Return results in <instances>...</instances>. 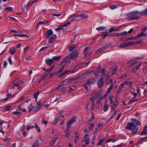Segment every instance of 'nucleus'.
<instances>
[{"mask_svg": "<svg viewBox=\"0 0 147 147\" xmlns=\"http://www.w3.org/2000/svg\"><path fill=\"white\" fill-rule=\"evenodd\" d=\"M77 117L76 116L72 117L71 119L69 120L66 123V128L65 130V136L68 137L70 136L69 131L71 125L75 122L77 120Z\"/></svg>", "mask_w": 147, "mask_h": 147, "instance_id": "f257e3e1", "label": "nucleus"}, {"mask_svg": "<svg viewBox=\"0 0 147 147\" xmlns=\"http://www.w3.org/2000/svg\"><path fill=\"white\" fill-rule=\"evenodd\" d=\"M139 15H140V12L138 11L129 12L127 15L126 19L128 20H137L140 17Z\"/></svg>", "mask_w": 147, "mask_h": 147, "instance_id": "f03ea898", "label": "nucleus"}, {"mask_svg": "<svg viewBox=\"0 0 147 147\" xmlns=\"http://www.w3.org/2000/svg\"><path fill=\"white\" fill-rule=\"evenodd\" d=\"M126 128L127 129L129 130H132V134H135L137 133L139 127L135 125V123L133 122H130L128 123Z\"/></svg>", "mask_w": 147, "mask_h": 147, "instance_id": "7ed1b4c3", "label": "nucleus"}, {"mask_svg": "<svg viewBox=\"0 0 147 147\" xmlns=\"http://www.w3.org/2000/svg\"><path fill=\"white\" fill-rule=\"evenodd\" d=\"M113 97V96H111V105L112 108L114 109L118 105V97L117 96L115 99V101L114 102H113L112 98Z\"/></svg>", "mask_w": 147, "mask_h": 147, "instance_id": "20e7f679", "label": "nucleus"}, {"mask_svg": "<svg viewBox=\"0 0 147 147\" xmlns=\"http://www.w3.org/2000/svg\"><path fill=\"white\" fill-rule=\"evenodd\" d=\"M79 54V52L77 50L74 51L71 54H70L71 57V59L74 60L77 58Z\"/></svg>", "mask_w": 147, "mask_h": 147, "instance_id": "39448f33", "label": "nucleus"}, {"mask_svg": "<svg viewBox=\"0 0 147 147\" xmlns=\"http://www.w3.org/2000/svg\"><path fill=\"white\" fill-rule=\"evenodd\" d=\"M103 78H104L103 76L101 75L100 79H99L97 81L98 87L99 88H101L104 86V84L102 80Z\"/></svg>", "mask_w": 147, "mask_h": 147, "instance_id": "423d86ee", "label": "nucleus"}, {"mask_svg": "<svg viewBox=\"0 0 147 147\" xmlns=\"http://www.w3.org/2000/svg\"><path fill=\"white\" fill-rule=\"evenodd\" d=\"M118 67V66L116 65H114L112 67V72L111 75H115L116 74Z\"/></svg>", "mask_w": 147, "mask_h": 147, "instance_id": "0eeeda50", "label": "nucleus"}, {"mask_svg": "<svg viewBox=\"0 0 147 147\" xmlns=\"http://www.w3.org/2000/svg\"><path fill=\"white\" fill-rule=\"evenodd\" d=\"M96 29L98 31L102 30L104 32H102V33H106L108 32V30H107V28L106 27H100L98 28H97Z\"/></svg>", "mask_w": 147, "mask_h": 147, "instance_id": "6e6552de", "label": "nucleus"}, {"mask_svg": "<svg viewBox=\"0 0 147 147\" xmlns=\"http://www.w3.org/2000/svg\"><path fill=\"white\" fill-rule=\"evenodd\" d=\"M105 139V136L104 135H103L102 137L100 138L99 142L97 144V146H99L103 144Z\"/></svg>", "mask_w": 147, "mask_h": 147, "instance_id": "1a4fd4ad", "label": "nucleus"}, {"mask_svg": "<svg viewBox=\"0 0 147 147\" xmlns=\"http://www.w3.org/2000/svg\"><path fill=\"white\" fill-rule=\"evenodd\" d=\"M96 78H92L88 79L86 82V84L87 85L90 84H91L94 83L96 81Z\"/></svg>", "mask_w": 147, "mask_h": 147, "instance_id": "9d476101", "label": "nucleus"}, {"mask_svg": "<svg viewBox=\"0 0 147 147\" xmlns=\"http://www.w3.org/2000/svg\"><path fill=\"white\" fill-rule=\"evenodd\" d=\"M57 36L55 34H53L51 35L50 38H49L48 42L49 43L53 42L56 38Z\"/></svg>", "mask_w": 147, "mask_h": 147, "instance_id": "9b49d317", "label": "nucleus"}, {"mask_svg": "<svg viewBox=\"0 0 147 147\" xmlns=\"http://www.w3.org/2000/svg\"><path fill=\"white\" fill-rule=\"evenodd\" d=\"M131 45V42H128L125 43H121L120 45V47L121 48H123Z\"/></svg>", "mask_w": 147, "mask_h": 147, "instance_id": "f8f14e48", "label": "nucleus"}, {"mask_svg": "<svg viewBox=\"0 0 147 147\" xmlns=\"http://www.w3.org/2000/svg\"><path fill=\"white\" fill-rule=\"evenodd\" d=\"M53 32L51 29H49L47 31L46 33L45 37L47 38H49L53 34Z\"/></svg>", "mask_w": 147, "mask_h": 147, "instance_id": "ddd939ff", "label": "nucleus"}, {"mask_svg": "<svg viewBox=\"0 0 147 147\" xmlns=\"http://www.w3.org/2000/svg\"><path fill=\"white\" fill-rule=\"evenodd\" d=\"M71 24V23L69 22H68L65 23V24H64L62 26H59V27L57 28L56 29V31L57 32H59L60 30H61L63 29V28H62L63 27H65L67 25H69Z\"/></svg>", "mask_w": 147, "mask_h": 147, "instance_id": "4468645a", "label": "nucleus"}, {"mask_svg": "<svg viewBox=\"0 0 147 147\" xmlns=\"http://www.w3.org/2000/svg\"><path fill=\"white\" fill-rule=\"evenodd\" d=\"M71 59L70 55L69 54L67 56H66L62 61L61 63V64H62L65 62H68L69 61L70 62V61L69 59Z\"/></svg>", "mask_w": 147, "mask_h": 147, "instance_id": "2eb2a0df", "label": "nucleus"}, {"mask_svg": "<svg viewBox=\"0 0 147 147\" xmlns=\"http://www.w3.org/2000/svg\"><path fill=\"white\" fill-rule=\"evenodd\" d=\"M70 72V73H72L74 72V71L73 70L72 71L70 70H67L65 71H64L62 74H60L59 76V78H61L63 77L68 72Z\"/></svg>", "mask_w": 147, "mask_h": 147, "instance_id": "dca6fc26", "label": "nucleus"}, {"mask_svg": "<svg viewBox=\"0 0 147 147\" xmlns=\"http://www.w3.org/2000/svg\"><path fill=\"white\" fill-rule=\"evenodd\" d=\"M143 58H144V56L142 57H136V58H134L131 59H130V60H129L128 61V62L127 63V64H129L132 61H136V60H139L140 59H141Z\"/></svg>", "mask_w": 147, "mask_h": 147, "instance_id": "f3484780", "label": "nucleus"}, {"mask_svg": "<svg viewBox=\"0 0 147 147\" xmlns=\"http://www.w3.org/2000/svg\"><path fill=\"white\" fill-rule=\"evenodd\" d=\"M78 47V45L77 46L74 45V44L69 45L68 46V49L71 51H72L74 49Z\"/></svg>", "mask_w": 147, "mask_h": 147, "instance_id": "a211bd4d", "label": "nucleus"}, {"mask_svg": "<svg viewBox=\"0 0 147 147\" xmlns=\"http://www.w3.org/2000/svg\"><path fill=\"white\" fill-rule=\"evenodd\" d=\"M45 61L46 64L48 65H52L54 63L53 60V59H46Z\"/></svg>", "mask_w": 147, "mask_h": 147, "instance_id": "6ab92c4d", "label": "nucleus"}, {"mask_svg": "<svg viewBox=\"0 0 147 147\" xmlns=\"http://www.w3.org/2000/svg\"><path fill=\"white\" fill-rule=\"evenodd\" d=\"M141 63H140V64H139L138 65L132 68V71L134 72H136V71H137L138 70V69L140 68V67L141 66Z\"/></svg>", "mask_w": 147, "mask_h": 147, "instance_id": "aec40b11", "label": "nucleus"}, {"mask_svg": "<svg viewBox=\"0 0 147 147\" xmlns=\"http://www.w3.org/2000/svg\"><path fill=\"white\" fill-rule=\"evenodd\" d=\"M131 120L132 121V122L135 123L137 125H140V121L136 119L132 118H131Z\"/></svg>", "mask_w": 147, "mask_h": 147, "instance_id": "412c9836", "label": "nucleus"}, {"mask_svg": "<svg viewBox=\"0 0 147 147\" xmlns=\"http://www.w3.org/2000/svg\"><path fill=\"white\" fill-rule=\"evenodd\" d=\"M78 17V14H74L69 18L70 21H72L76 19Z\"/></svg>", "mask_w": 147, "mask_h": 147, "instance_id": "4be33fe9", "label": "nucleus"}, {"mask_svg": "<svg viewBox=\"0 0 147 147\" xmlns=\"http://www.w3.org/2000/svg\"><path fill=\"white\" fill-rule=\"evenodd\" d=\"M71 82L70 78H67L65 79L62 83L65 86L68 83H70Z\"/></svg>", "mask_w": 147, "mask_h": 147, "instance_id": "5701e85b", "label": "nucleus"}, {"mask_svg": "<svg viewBox=\"0 0 147 147\" xmlns=\"http://www.w3.org/2000/svg\"><path fill=\"white\" fill-rule=\"evenodd\" d=\"M94 116L93 113H92V117H91L88 120V121L87 122V123L88 124H90V122L91 123L92 122L94 118Z\"/></svg>", "mask_w": 147, "mask_h": 147, "instance_id": "b1692460", "label": "nucleus"}, {"mask_svg": "<svg viewBox=\"0 0 147 147\" xmlns=\"http://www.w3.org/2000/svg\"><path fill=\"white\" fill-rule=\"evenodd\" d=\"M78 17H81L82 18L84 19H86L88 18V16L87 15H85L84 13H81L78 14Z\"/></svg>", "mask_w": 147, "mask_h": 147, "instance_id": "393cba45", "label": "nucleus"}, {"mask_svg": "<svg viewBox=\"0 0 147 147\" xmlns=\"http://www.w3.org/2000/svg\"><path fill=\"white\" fill-rule=\"evenodd\" d=\"M93 72L92 70H89L87 71L86 72L82 74V75H85V77L88 76L89 75L91 74Z\"/></svg>", "mask_w": 147, "mask_h": 147, "instance_id": "a878e982", "label": "nucleus"}, {"mask_svg": "<svg viewBox=\"0 0 147 147\" xmlns=\"http://www.w3.org/2000/svg\"><path fill=\"white\" fill-rule=\"evenodd\" d=\"M145 134H147V125L145 126L143 131L141 133L140 135H143Z\"/></svg>", "mask_w": 147, "mask_h": 147, "instance_id": "bb28decb", "label": "nucleus"}, {"mask_svg": "<svg viewBox=\"0 0 147 147\" xmlns=\"http://www.w3.org/2000/svg\"><path fill=\"white\" fill-rule=\"evenodd\" d=\"M110 75L109 74H108L106 76V82L108 83V84H110Z\"/></svg>", "mask_w": 147, "mask_h": 147, "instance_id": "cd10ccee", "label": "nucleus"}, {"mask_svg": "<svg viewBox=\"0 0 147 147\" xmlns=\"http://www.w3.org/2000/svg\"><path fill=\"white\" fill-rule=\"evenodd\" d=\"M140 15L142 16H147V8L141 12H140Z\"/></svg>", "mask_w": 147, "mask_h": 147, "instance_id": "c85d7f7f", "label": "nucleus"}, {"mask_svg": "<svg viewBox=\"0 0 147 147\" xmlns=\"http://www.w3.org/2000/svg\"><path fill=\"white\" fill-rule=\"evenodd\" d=\"M61 56H54L53 57V61L54 62V61H59V60L61 58Z\"/></svg>", "mask_w": 147, "mask_h": 147, "instance_id": "c756f323", "label": "nucleus"}, {"mask_svg": "<svg viewBox=\"0 0 147 147\" xmlns=\"http://www.w3.org/2000/svg\"><path fill=\"white\" fill-rule=\"evenodd\" d=\"M9 53L11 54L12 55L14 54L15 51V49L11 47L9 49Z\"/></svg>", "mask_w": 147, "mask_h": 147, "instance_id": "7c9ffc66", "label": "nucleus"}, {"mask_svg": "<svg viewBox=\"0 0 147 147\" xmlns=\"http://www.w3.org/2000/svg\"><path fill=\"white\" fill-rule=\"evenodd\" d=\"M66 64V63H65V64L64 65H62L61 66L60 69L57 71L56 73H57V74H59L61 72H62L63 70V69L64 68V67L65 66Z\"/></svg>", "mask_w": 147, "mask_h": 147, "instance_id": "2f4dec72", "label": "nucleus"}, {"mask_svg": "<svg viewBox=\"0 0 147 147\" xmlns=\"http://www.w3.org/2000/svg\"><path fill=\"white\" fill-rule=\"evenodd\" d=\"M110 92V86H109L108 91L106 92L105 94L103 96L104 98H105Z\"/></svg>", "mask_w": 147, "mask_h": 147, "instance_id": "473e14b6", "label": "nucleus"}, {"mask_svg": "<svg viewBox=\"0 0 147 147\" xmlns=\"http://www.w3.org/2000/svg\"><path fill=\"white\" fill-rule=\"evenodd\" d=\"M88 47H86L85 48L84 50V55H90V54H88V53H87V52L88 51Z\"/></svg>", "mask_w": 147, "mask_h": 147, "instance_id": "72a5a7b5", "label": "nucleus"}, {"mask_svg": "<svg viewBox=\"0 0 147 147\" xmlns=\"http://www.w3.org/2000/svg\"><path fill=\"white\" fill-rule=\"evenodd\" d=\"M102 106V105L101 104L100 102H98L97 101V103H96V107L97 109H99Z\"/></svg>", "mask_w": 147, "mask_h": 147, "instance_id": "f704fd0d", "label": "nucleus"}, {"mask_svg": "<svg viewBox=\"0 0 147 147\" xmlns=\"http://www.w3.org/2000/svg\"><path fill=\"white\" fill-rule=\"evenodd\" d=\"M39 143L38 140H37L34 144L32 147H38V145Z\"/></svg>", "mask_w": 147, "mask_h": 147, "instance_id": "c9c22d12", "label": "nucleus"}, {"mask_svg": "<svg viewBox=\"0 0 147 147\" xmlns=\"http://www.w3.org/2000/svg\"><path fill=\"white\" fill-rule=\"evenodd\" d=\"M132 62L133 63L131 64L130 65H128V67H132V66H134V65L138 63V62L137 61H132Z\"/></svg>", "mask_w": 147, "mask_h": 147, "instance_id": "e433bc0d", "label": "nucleus"}, {"mask_svg": "<svg viewBox=\"0 0 147 147\" xmlns=\"http://www.w3.org/2000/svg\"><path fill=\"white\" fill-rule=\"evenodd\" d=\"M118 5H116L113 4H111V9H114L117 8L118 7V6H117Z\"/></svg>", "mask_w": 147, "mask_h": 147, "instance_id": "4c0bfd02", "label": "nucleus"}, {"mask_svg": "<svg viewBox=\"0 0 147 147\" xmlns=\"http://www.w3.org/2000/svg\"><path fill=\"white\" fill-rule=\"evenodd\" d=\"M59 119V117H55V119L53 121V124L55 125H56L57 124L58 120Z\"/></svg>", "mask_w": 147, "mask_h": 147, "instance_id": "58836bf2", "label": "nucleus"}, {"mask_svg": "<svg viewBox=\"0 0 147 147\" xmlns=\"http://www.w3.org/2000/svg\"><path fill=\"white\" fill-rule=\"evenodd\" d=\"M75 142H76L77 140L79 138V134L78 132H75Z\"/></svg>", "mask_w": 147, "mask_h": 147, "instance_id": "ea45409f", "label": "nucleus"}, {"mask_svg": "<svg viewBox=\"0 0 147 147\" xmlns=\"http://www.w3.org/2000/svg\"><path fill=\"white\" fill-rule=\"evenodd\" d=\"M121 27L120 26H119L117 28L115 29H114L113 28H111V32L113 31L119 30L121 29Z\"/></svg>", "mask_w": 147, "mask_h": 147, "instance_id": "a19ab883", "label": "nucleus"}, {"mask_svg": "<svg viewBox=\"0 0 147 147\" xmlns=\"http://www.w3.org/2000/svg\"><path fill=\"white\" fill-rule=\"evenodd\" d=\"M146 35L144 34V32L143 31H142L140 34H139L138 36V37H145Z\"/></svg>", "mask_w": 147, "mask_h": 147, "instance_id": "79ce46f5", "label": "nucleus"}, {"mask_svg": "<svg viewBox=\"0 0 147 147\" xmlns=\"http://www.w3.org/2000/svg\"><path fill=\"white\" fill-rule=\"evenodd\" d=\"M124 86V85L122 83L120 84L118 88V92L121 90L122 88H123Z\"/></svg>", "mask_w": 147, "mask_h": 147, "instance_id": "37998d69", "label": "nucleus"}, {"mask_svg": "<svg viewBox=\"0 0 147 147\" xmlns=\"http://www.w3.org/2000/svg\"><path fill=\"white\" fill-rule=\"evenodd\" d=\"M89 125H90L89 129L91 131H92L94 127V124L93 123H91V122H90V124Z\"/></svg>", "mask_w": 147, "mask_h": 147, "instance_id": "c03bdc74", "label": "nucleus"}, {"mask_svg": "<svg viewBox=\"0 0 147 147\" xmlns=\"http://www.w3.org/2000/svg\"><path fill=\"white\" fill-rule=\"evenodd\" d=\"M35 128L36 130H37L38 132H40V130L39 127L36 123H35Z\"/></svg>", "mask_w": 147, "mask_h": 147, "instance_id": "a18cd8bd", "label": "nucleus"}, {"mask_svg": "<svg viewBox=\"0 0 147 147\" xmlns=\"http://www.w3.org/2000/svg\"><path fill=\"white\" fill-rule=\"evenodd\" d=\"M92 103L91 107L90 108V110L91 111L93 110L94 109L95 107V104L94 102H92Z\"/></svg>", "mask_w": 147, "mask_h": 147, "instance_id": "49530a36", "label": "nucleus"}, {"mask_svg": "<svg viewBox=\"0 0 147 147\" xmlns=\"http://www.w3.org/2000/svg\"><path fill=\"white\" fill-rule=\"evenodd\" d=\"M40 108H39V107L37 105L34 107L33 109V112H35L36 111H37L38 109H40Z\"/></svg>", "mask_w": 147, "mask_h": 147, "instance_id": "de8ad7c7", "label": "nucleus"}, {"mask_svg": "<svg viewBox=\"0 0 147 147\" xmlns=\"http://www.w3.org/2000/svg\"><path fill=\"white\" fill-rule=\"evenodd\" d=\"M21 113V112L20 111H14L12 112V114L13 115H20Z\"/></svg>", "mask_w": 147, "mask_h": 147, "instance_id": "09e8293b", "label": "nucleus"}, {"mask_svg": "<svg viewBox=\"0 0 147 147\" xmlns=\"http://www.w3.org/2000/svg\"><path fill=\"white\" fill-rule=\"evenodd\" d=\"M37 105L39 107V108H41L42 106V104L40 101H39L37 102Z\"/></svg>", "mask_w": 147, "mask_h": 147, "instance_id": "8fccbe9b", "label": "nucleus"}, {"mask_svg": "<svg viewBox=\"0 0 147 147\" xmlns=\"http://www.w3.org/2000/svg\"><path fill=\"white\" fill-rule=\"evenodd\" d=\"M11 32H16L18 34H21V32L20 30H12Z\"/></svg>", "mask_w": 147, "mask_h": 147, "instance_id": "3c124183", "label": "nucleus"}, {"mask_svg": "<svg viewBox=\"0 0 147 147\" xmlns=\"http://www.w3.org/2000/svg\"><path fill=\"white\" fill-rule=\"evenodd\" d=\"M142 42V41H136L133 42H131V45L134 44H140Z\"/></svg>", "mask_w": 147, "mask_h": 147, "instance_id": "603ef678", "label": "nucleus"}, {"mask_svg": "<svg viewBox=\"0 0 147 147\" xmlns=\"http://www.w3.org/2000/svg\"><path fill=\"white\" fill-rule=\"evenodd\" d=\"M40 92L39 91H38L34 94V98H37L38 96L39 95Z\"/></svg>", "mask_w": 147, "mask_h": 147, "instance_id": "864d4df0", "label": "nucleus"}, {"mask_svg": "<svg viewBox=\"0 0 147 147\" xmlns=\"http://www.w3.org/2000/svg\"><path fill=\"white\" fill-rule=\"evenodd\" d=\"M11 108V107L10 106H7L5 107V108L4 110V111H8Z\"/></svg>", "mask_w": 147, "mask_h": 147, "instance_id": "5fc2aeb1", "label": "nucleus"}, {"mask_svg": "<svg viewBox=\"0 0 147 147\" xmlns=\"http://www.w3.org/2000/svg\"><path fill=\"white\" fill-rule=\"evenodd\" d=\"M64 110H62L61 111H59V115L61 117H64V115L63 114L64 113Z\"/></svg>", "mask_w": 147, "mask_h": 147, "instance_id": "6e6d98bb", "label": "nucleus"}, {"mask_svg": "<svg viewBox=\"0 0 147 147\" xmlns=\"http://www.w3.org/2000/svg\"><path fill=\"white\" fill-rule=\"evenodd\" d=\"M101 73L102 74L101 75L103 76V77L104 76H105V68L102 69L101 71Z\"/></svg>", "mask_w": 147, "mask_h": 147, "instance_id": "4d7b16f0", "label": "nucleus"}, {"mask_svg": "<svg viewBox=\"0 0 147 147\" xmlns=\"http://www.w3.org/2000/svg\"><path fill=\"white\" fill-rule=\"evenodd\" d=\"M49 21H41L39 22V24H45L49 23Z\"/></svg>", "mask_w": 147, "mask_h": 147, "instance_id": "13d9d810", "label": "nucleus"}, {"mask_svg": "<svg viewBox=\"0 0 147 147\" xmlns=\"http://www.w3.org/2000/svg\"><path fill=\"white\" fill-rule=\"evenodd\" d=\"M90 61H89L87 63H84V65L85 66H81L80 67V68H83L86 67V66H87L89 64V63H90Z\"/></svg>", "mask_w": 147, "mask_h": 147, "instance_id": "bf43d9fd", "label": "nucleus"}, {"mask_svg": "<svg viewBox=\"0 0 147 147\" xmlns=\"http://www.w3.org/2000/svg\"><path fill=\"white\" fill-rule=\"evenodd\" d=\"M104 47H101L100 48L98 49L97 50V52H100L101 51H103L104 50Z\"/></svg>", "mask_w": 147, "mask_h": 147, "instance_id": "052dcab7", "label": "nucleus"}, {"mask_svg": "<svg viewBox=\"0 0 147 147\" xmlns=\"http://www.w3.org/2000/svg\"><path fill=\"white\" fill-rule=\"evenodd\" d=\"M54 66L55 65H54L52 67L48 69L47 70V72L49 73H49H50L52 71V70L53 69Z\"/></svg>", "mask_w": 147, "mask_h": 147, "instance_id": "680f3d73", "label": "nucleus"}, {"mask_svg": "<svg viewBox=\"0 0 147 147\" xmlns=\"http://www.w3.org/2000/svg\"><path fill=\"white\" fill-rule=\"evenodd\" d=\"M108 107L107 106L106 102L105 105L104 106V111H106L108 110Z\"/></svg>", "mask_w": 147, "mask_h": 147, "instance_id": "e2e57ef3", "label": "nucleus"}, {"mask_svg": "<svg viewBox=\"0 0 147 147\" xmlns=\"http://www.w3.org/2000/svg\"><path fill=\"white\" fill-rule=\"evenodd\" d=\"M58 138V135H55L53 138V140L52 141H53L54 142H55L56 141V140Z\"/></svg>", "mask_w": 147, "mask_h": 147, "instance_id": "0e129e2a", "label": "nucleus"}, {"mask_svg": "<svg viewBox=\"0 0 147 147\" xmlns=\"http://www.w3.org/2000/svg\"><path fill=\"white\" fill-rule=\"evenodd\" d=\"M18 86L19 85L17 83H14L13 84L12 88H14L15 87H18Z\"/></svg>", "mask_w": 147, "mask_h": 147, "instance_id": "69168bd1", "label": "nucleus"}, {"mask_svg": "<svg viewBox=\"0 0 147 147\" xmlns=\"http://www.w3.org/2000/svg\"><path fill=\"white\" fill-rule=\"evenodd\" d=\"M33 108L34 107H33L32 104H30L29 107V112H30Z\"/></svg>", "mask_w": 147, "mask_h": 147, "instance_id": "338daca9", "label": "nucleus"}, {"mask_svg": "<svg viewBox=\"0 0 147 147\" xmlns=\"http://www.w3.org/2000/svg\"><path fill=\"white\" fill-rule=\"evenodd\" d=\"M100 94V93L99 92H97L96 93L95 95L93 96L94 97V98L96 99L99 96Z\"/></svg>", "mask_w": 147, "mask_h": 147, "instance_id": "774afa93", "label": "nucleus"}]
</instances>
